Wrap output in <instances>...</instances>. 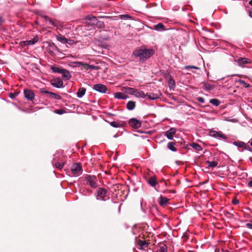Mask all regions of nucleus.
Masks as SVG:
<instances>
[{
    "label": "nucleus",
    "mask_w": 252,
    "mask_h": 252,
    "mask_svg": "<svg viewBox=\"0 0 252 252\" xmlns=\"http://www.w3.org/2000/svg\"><path fill=\"white\" fill-rule=\"evenodd\" d=\"M107 191L105 189L100 188L97 191L96 198L97 199H101L105 200L106 197Z\"/></svg>",
    "instance_id": "obj_5"
},
{
    "label": "nucleus",
    "mask_w": 252,
    "mask_h": 252,
    "mask_svg": "<svg viewBox=\"0 0 252 252\" xmlns=\"http://www.w3.org/2000/svg\"><path fill=\"white\" fill-rule=\"evenodd\" d=\"M54 164L56 167L58 169H62L63 166V163L62 162H56Z\"/></svg>",
    "instance_id": "obj_36"
},
{
    "label": "nucleus",
    "mask_w": 252,
    "mask_h": 252,
    "mask_svg": "<svg viewBox=\"0 0 252 252\" xmlns=\"http://www.w3.org/2000/svg\"><path fill=\"white\" fill-rule=\"evenodd\" d=\"M3 22V20L1 17H0V25Z\"/></svg>",
    "instance_id": "obj_53"
},
{
    "label": "nucleus",
    "mask_w": 252,
    "mask_h": 252,
    "mask_svg": "<svg viewBox=\"0 0 252 252\" xmlns=\"http://www.w3.org/2000/svg\"><path fill=\"white\" fill-rule=\"evenodd\" d=\"M57 39L62 43H68V39L63 35L59 34L56 36ZM71 44V43H69Z\"/></svg>",
    "instance_id": "obj_14"
},
{
    "label": "nucleus",
    "mask_w": 252,
    "mask_h": 252,
    "mask_svg": "<svg viewBox=\"0 0 252 252\" xmlns=\"http://www.w3.org/2000/svg\"><path fill=\"white\" fill-rule=\"evenodd\" d=\"M223 79H224V78H221L220 79V80H223ZM218 80H220V79H218Z\"/></svg>",
    "instance_id": "obj_58"
},
{
    "label": "nucleus",
    "mask_w": 252,
    "mask_h": 252,
    "mask_svg": "<svg viewBox=\"0 0 252 252\" xmlns=\"http://www.w3.org/2000/svg\"><path fill=\"white\" fill-rule=\"evenodd\" d=\"M37 41V39L35 38H33L32 40L27 41V45H32L35 44Z\"/></svg>",
    "instance_id": "obj_39"
},
{
    "label": "nucleus",
    "mask_w": 252,
    "mask_h": 252,
    "mask_svg": "<svg viewBox=\"0 0 252 252\" xmlns=\"http://www.w3.org/2000/svg\"><path fill=\"white\" fill-rule=\"evenodd\" d=\"M135 107V103L132 101H129L127 103L126 108L128 110H132L134 109Z\"/></svg>",
    "instance_id": "obj_23"
},
{
    "label": "nucleus",
    "mask_w": 252,
    "mask_h": 252,
    "mask_svg": "<svg viewBox=\"0 0 252 252\" xmlns=\"http://www.w3.org/2000/svg\"><path fill=\"white\" fill-rule=\"evenodd\" d=\"M210 102L213 105L215 106H218L220 104V101L219 100L216 99V98H213L210 100Z\"/></svg>",
    "instance_id": "obj_32"
},
{
    "label": "nucleus",
    "mask_w": 252,
    "mask_h": 252,
    "mask_svg": "<svg viewBox=\"0 0 252 252\" xmlns=\"http://www.w3.org/2000/svg\"><path fill=\"white\" fill-rule=\"evenodd\" d=\"M89 69H92L93 70H97L98 69L99 67L98 66H95L94 65H89Z\"/></svg>",
    "instance_id": "obj_46"
},
{
    "label": "nucleus",
    "mask_w": 252,
    "mask_h": 252,
    "mask_svg": "<svg viewBox=\"0 0 252 252\" xmlns=\"http://www.w3.org/2000/svg\"><path fill=\"white\" fill-rule=\"evenodd\" d=\"M245 142L240 141H234L233 143V144L238 147H242L243 148L244 146H245Z\"/></svg>",
    "instance_id": "obj_33"
},
{
    "label": "nucleus",
    "mask_w": 252,
    "mask_h": 252,
    "mask_svg": "<svg viewBox=\"0 0 252 252\" xmlns=\"http://www.w3.org/2000/svg\"><path fill=\"white\" fill-rule=\"evenodd\" d=\"M82 173L81 165L78 163H73L71 167V174L73 176H78Z\"/></svg>",
    "instance_id": "obj_2"
},
{
    "label": "nucleus",
    "mask_w": 252,
    "mask_h": 252,
    "mask_svg": "<svg viewBox=\"0 0 252 252\" xmlns=\"http://www.w3.org/2000/svg\"><path fill=\"white\" fill-rule=\"evenodd\" d=\"M65 112V111L63 109H57L55 111V113L59 115L63 114Z\"/></svg>",
    "instance_id": "obj_44"
},
{
    "label": "nucleus",
    "mask_w": 252,
    "mask_h": 252,
    "mask_svg": "<svg viewBox=\"0 0 252 252\" xmlns=\"http://www.w3.org/2000/svg\"><path fill=\"white\" fill-rule=\"evenodd\" d=\"M110 125L114 127H119L121 126L122 125L116 122H112L110 123Z\"/></svg>",
    "instance_id": "obj_40"
},
{
    "label": "nucleus",
    "mask_w": 252,
    "mask_h": 252,
    "mask_svg": "<svg viewBox=\"0 0 252 252\" xmlns=\"http://www.w3.org/2000/svg\"><path fill=\"white\" fill-rule=\"evenodd\" d=\"M82 64V62H74L71 63V64H70V66L73 67H81V65Z\"/></svg>",
    "instance_id": "obj_34"
},
{
    "label": "nucleus",
    "mask_w": 252,
    "mask_h": 252,
    "mask_svg": "<svg viewBox=\"0 0 252 252\" xmlns=\"http://www.w3.org/2000/svg\"><path fill=\"white\" fill-rule=\"evenodd\" d=\"M148 183L153 187H154L156 186V185L157 184V181L156 180V178L154 177H152L149 178L148 180Z\"/></svg>",
    "instance_id": "obj_22"
},
{
    "label": "nucleus",
    "mask_w": 252,
    "mask_h": 252,
    "mask_svg": "<svg viewBox=\"0 0 252 252\" xmlns=\"http://www.w3.org/2000/svg\"><path fill=\"white\" fill-rule=\"evenodd\" d=\"M249 16H250L251 18H252V12L250 11V12H249Z\"/></svg>",
    "instance_id": "obj_54"
},
{
    "label": "nucleus",
    "mask_w": 252,
    "mask_h": 252,
    "mask_svg": "<svg viewBox=\"0 0 252 252\" xmlns=\"http://www.w3.org/2000/svg\"><path fill=\"white\" fill-rule=\"evenodd\" d=\"M168 201L169 199L167 198L160 196L158 200V202L160 206H164L167 204Z\"/></svg>",
    "instance_id": "obj_18"
},
{
    "label": "nucleus",
    "mask_w": 252,
    "mask_h": 252,
    "mask_svg": "<svg viewBox=\"0 0 252 252\" xmlns=\"http://www.w3.org/2000/svg\"><path fill=\"white\" fill-rule=\"evenodd\" d=\"M190 146L192 148L195 149L197 151H200L202 150L201 146L197 143H192L190 144Z\"/></svg>",
    "instance_id": "obj_29"
},
{
    "label": "nucleus",
    "mask_w": 252,
    "mask_h": 252,
    "mask_svg": "<svg viewBox=\"0 0 252 252\" xmlns=\"http://www.w3.org/2000/svg\"><path fill=\"white\" fill-rule=\"evenodd\" d=\"M134 95L137 97L140 98H145L146 96V95L143 91L138 89H136Z\"/></svg>",
    "instance_id": "obj_19"
},
{
    "label": "nucleus",
    "mask_w": 252,
    "mask_h": 252,
    "mask_svg": "<svg viewBox=\"0 0 252 252\" xmlns=\"http://www.w3.org/2000/svg\"><path fill=\"white\" fill-rule=\"evenodd\" d=\"M148 98L151 100H155L158 98V95L157 94H154L152 93H147L146 94Z\"/></svg>",
    "instance_id": "obj_21"
},
{
    "label": "nucleus",
    "mask_w": 252,
    "mask_h": 252,
    "mask_svg": "<svg viewBox=\"0 0 252 252\" xmlns=\"http://www.w3.org/2000/svg\"><path fill=\"white\" fill-rule=\"evenodd\" d=\"M176 132V128L174 127L170 128L168 130L165 132L164 135L169 140H172Z\"/></svg>",
    "instance_id": "obj_10"
},
{
    "label": "nucleus",
    "mask_w": 252,
    "mask_h": 252,
    "mask_svg": "<svg viewBox=\"0 0 252 252\" xmlns=\"http://www.w3.org/2000/svg\"><path fill=\"white\" fill-rule=\"evenodd\" d=\"M210 135L214 138L225 140L227 137L220 131L212 130L210 132Z\"/></svg>",
    "instance_id": "obj_4"
},
{
    "label": "nucleus",
    "mask_w": 252,
    "mask_h": 252,
    "mask_svg": "<svg viewBox=\"0 0 252 252\" xmlns=\"http://www.w3.org/2000/svg\"><path fill=\"white\" fill-rule=\"evenodd\" d=\"M197 100H198V102L201 103H204L205 102L204 98L202 97H198L197 98Z\"/></svg>",
    "instance_id": "obj_47"
},
{
    "label": "nucleus",
    "mask_w": 252,
    "mask_h": 252,
    "mask_svg": "<svg viewBox=\"0 0 252 252\" xmlns=\"http://www.w3.org/2000/svg\"><path fill=\"white\" fill-rule=\"evenodd\" d=\"M61 74H62L63 78L67 80H69L71 77V75L70 72L68 70L63 68V69Z\"/></svg>",
    "instance_id": "obj_17"
},
{
    "label": "nucleus",
    "mask_w": 252,
    "mask_h": 252,
    "mask_svg": "<svg viewBox=\"0 0 252 252\" xmlns=\"http://www.w3.org/2000/svg\"><path fill=\"white\" fill-rule=\"evenodd\" d=\"M237 62L239 66H242L245 64L250 63V60L248 58H240L237 60Z\"/></svg>",
    "instance_id": "obj_12"
},
{
    "label": "nucleus",
    "mask_w": 252,
    "mask_h": 252,
    "mask_svg": "<svg viewBox=\"0 0 252 252\" xmlns=\"http://www.w3.org/2000/svg\"><path fill=\"white\" fill-rule=\"evenodd\" d=\"M86 92V89L84 88H80L78 90V91L76 93L77 96L78 98L82 97Z\"/></svg>",
    "instance_id": "obj_15"
},
{
    "label": "nucleus",
    "mask_w": 252,
    "mask_h": 252,
    "mask_svg": "<svg viewBox=\"0 0 252 252\" xmlns=\"http://www.w3.org/2000/svg\"><path fill=\"white\" fill-rule=\"evenodd\" d=\"M86 20H89L91 24L93 25H95L97 21H98L95 17L93 16H88Z\"/></svg>",
    "instance_id": "obj_20"
},
{
    "label": "nucleus",
    "mask_w": 252,
    "mask_h": 252,
    "mask_svg": "<svg viewBox=\"0 0 252 252\" xmlns=\"http://www.w3.org/2000/svg\"><path fill=\"white\" fill-rule=\"evenodd\" d=\"M175 143L170 142L167 145V148L173 152H176L177 151V148L175 147Z\"/></svg>",
    "instance_id": "obj_25"
},
{
    "label": "nucleus",
    "mask_w": 252,
    "mask_h": 252,
    "mask_svg": "<svg viewBox=\"0 0 252 252\" xmlns=\"http://www.w3.org/2000/svg\"><path fill=\"white\" fill-rule=\"evenodd\" d=\"M95 26H96L98 28L102 29L104 27V24L102 21H98Z\"/></svg>",
    "instance_id": "obj_37"
},
{
    "label": "nucleus",
    "mask_w": 252,
    "mask_h": 252,
    "mask_svg": "<svg viewBox=\"0 0 252 252\" xmlns=\"http://www.w3.org/2000/svg\"><path fill=\"white\" fill-rule=\"evenodd\" d=\"M89 65L88 63H82V64L81 65V68L82 70H88L89 69Z\"/></svg>",
    "instance_id": "obj_41"
},
{
    "label": "nucleus",
    "mask_w": 252,
    "mask_h": 252,
    "mask_svg": "<svg viewBox=\"0 0 252 252\" xmlns=\"http://www.w3.org/2000/svg\"><path fill=\"white\" fill-rule=\"evenodd\" d=\"M215 86L214 85L211 84L207 82H204L203 83V89L206 91L213 90L215 88Z\"/></svg>",
    "instance_id": "obj_16"
},
{
    "label": "nucleus",
    "mask_w": 252,
    "mask_h": 252,
    "mask_svg": "<svg viewBox=\"0 0 252 252\" xmlns=\"http://www.w3.org/2000/svg\"><path fill=\"white\" fill-rule=\"evenodd\" d=\"M243 148L246 150L249 151L250 152L252 151V149L247 144L245 143V146H244Z\"/></svg>",
    "instance_id": "obj_45"
},
{
    "label": "nucleus",
    "mask_w": 252,
    "mask_h": 252,
    "mask_svg": "<svg viewBox=\"0 0 252 252\" xmlns=\"http://www.w3.org/2000/svg\"><path fill=\"white\" fill-rule=\"evenodd\" d=\"M154 53V51L153 49L141 48L135 50L132 55L139 61L143 62L152 56Z\"/></svg>",
    "instance_id": "obj_1"
},
{
    "label": "nucleus",
    "mask_w": 252,
    "mask_h": 252,
    "mask_svg": "<svg viewBox=\"0 0 252 252\" xmlns=\"http://www.w3.org/2000/svg\"><path fill=\"white\" fill-rule=\"evenodd\" d=\"M114 96L118 99H126L128 98V96L124 93L121 92H117L114 94Z\"/></svg>",
    "instance_id": "obj_13"
},
{
    "label": "nucleus",
    "mask_w": 252,
    "mask_h": 252,
    "mask_svg": "<svg viewBox=\"0 0 252 252\" xmlns=\"http://www.w3.org/2000/svg\"><path fill=\"white\" fill-rule=\"evenodd\" d=\"M41 18L43 19L44 22H45V24L47 26H52L54 27H56L57 26L56 22L53 21L47 16L43 15L41 16Z\"/></svg>",
    "instance_id": "obj_9"
},
{
    "label": "nucleus",
    "mask_w": 252,
    "mask_h": 252,
    "mask_svg": "<svg viewBox=\"0 0 252 252\" xmlns=\"http://www.w3.org/2000/svg\"><path fill=\"white\" fill-rule=\"evenodd\" d=\"M121 206V205H120L119 207V212H120Z\"/></svg>",
    "instance_id": "obj_56"
},
{
    "label": "nucleus",
    "mask_w": 252,
    "mask_h": 252,
    "mask_svg": "<svg viewBox=\"0 0 252 252\" xmlns=\"http://www.w3.org/2000/svg\"><path fill=\"white\" fill-rule=\"evenodd\" d=\"M120 18L121 19H132V17L128 14H123L120 15Z\"/></svg>",
    "instance_id": "obj_35"
},
{
    "label": "nucleus",
    "mask_w": 252,
    "mask_h": 252,
    "mask_svg": "<svg viewBox=\"0 0 252 252\" xmlns=\"http://www.w3.org/2000/svg\"><path fill=\"white\" fill-rule=\"evenodd\" d=\"M157 252H167V247L164 244H161L158 248Z\"/></svg>",
    "instance_id": "obj_28"
},
{
    "label": "nucleus",
    "mask_w": 252,
    "mask_h": 252,
    "mask_svg": "<svg viewBox=\"0 0 252 252\" xmlns=\"http://www.w3.org/2000/svg\"><path fill=\"white\" fill-rule=\"evenodd\" d=\"M239 82L240 84L243 85V86H244L246 88L249 87V85L244 80H239Z\"/></svg>",
    "instance_id": "obj_43"
},
{
    "label": "nucleus",
    "mask_w": 252,
    "mask_h": 252,
    "mask_svg": "<svg viewBox=\"0 0 252 252\" xmlns=\"http://www.w3.org/2000/svg\"><path fill=\"white\" fill-rule=\"evenodd\" d=\"M206 164L208 165L209 167H215L218 165V162L216 161H210L207 160L206 162Z\"/></svg>",
    "instance_id": "obj_27"
},
{
    "label": "nucleus",
    "mask_w": 252,
    "mask_h": 252,
    "mask_svg": "<svg viewBox=\"0 0 252 252\" xmlns=\"http://www.w3.org/2000/svg\"><path fill=\"white\" fill-rule=\"evenodd\" d=\"M85 181L92 188H95L97 187L96 178L94 176L88 175L85 178Z\"/></svg>",
    "instance_id": "obj_3"
},
{
    "label": "nucleus",
    "mask_w": 252,
    "mask_h": 252,
    "mask_svg": "<svg viewBox=\"0 0 252 252\" xmlns=\"http://www.w3.org/2000/svg\"><path fill=\"white\" fill-rule=\"evenodd\" d=\"M93 88L94 90L101 93H105L107 91V87L104 85L101 84L94 85Z\"/></svg>",
    "instance_id": "obj_7"
},
{
    "label": "nucleus",
    "mask_w": 252,
    "mask_h": 252,
    "mask_svg": "<svg viewBox=\"0 0 252 252\" xmlns=\"http://www.w3.org/2000/svg\"><path fill=\"white\" fill-rule=\"evenodd\" d=\"M249 142L250 143V145L252 147V138L251 139V140Z\"/></svg>",
    "instance_id": "obj_55"
},
{
    "label": "nucleus",
    "mask_w": 252,
    "mask_h": 252,
    "mask_svg": "<svg viewBox=\"0 0 252 252\" xmlns=\"http://www.w3.org/2000/svg\"><path fill=\"white\" fill-rule=\"evenodd\" d=\"M126 89V92H127L128 93L133 94V95L134 94L135 91L136 90L135 89L128 87Z\"/></svg>",
    "instance_id": "obj_38"
},
{
    "label": "nucleus",
    "mask_w": 252,
    "mask_h": 252,
    "mask_svg": "<svg viewBox=\"0 0 252 252\" xmlns=\"http://www.w3.org/2000/svg\"><path fill=\"white\" fill-rule=\"evenodd\" d=\"M40 92L42 93H44L49 94L50 92L47 91L44 88H42L40 89Z\"/></svg>",
    "instance_id": "obj_48"
},
{
    "label": "nucleus",
    "mask_w": 252,
    "mask_h": 252,
    "mask_svg": "<svg viewBox=\"0 0 252 252\" xmlns=\"http://www.w3.org/2000/svg\"><path fill=\"white\" fill-rule=\"evenodd\" d=\"M249 3L251 5H252V0H251Z\"/></svg>",
    "instance_id": "obj_57"
},
{
    "label": "nucleus",
    "mask_w": 252,
    "mask_h": 252,
    "mask_svg": "<svg viewBox=\"0 0 252 252\" xmlns=\"http://www.w3.org/2000/svg\"><path fill=\"white\" fill-rule=\"evenodd\" d=\"M1 61L0 60V63H1Z\"/></svg>",
    "instance_id": "obj_59"
},
{
    "label": "nucleus",
    "mask_w": 252,
    "mask_h": 252,
    "mask_svg": "<svg viewBox=\"0 0 252 252\" xmlns=\"http://www.w3.org/2000/svg\"><path fill=\"white\" fill-rule=\"evenodd\" d=\"M51 85L57 88H61L63 86V82L60 78H55L52 80Z\"/></svg>",
    "instance_id": "obj_11"
},
{
    "label": "nucleus",
    "mask_w": 252,
    "mask_h": 252,
    "mask_svg": "<svg viewBox=\"0 0 252 252\" xmlns=\"http://www.w3.org/2000/svg\"><path fill=\"white\" fill-rule=\"evenodd\" d=\"M25 97L29 100L32 101L35 95L32 91L30 89H25L24 91Z\"/></svg>",
    "instance_id": "obj_8"
},
{
    "label": "nucleus",
    "mask_w": 252,
    "mask_h": 252,
    "mask_svg": "<svg viewBox=\"0 0 252 252\" xmlns=\"http://www.w3.org/2000/svg\"><path fill=\"white\" fill-rule=\"evenodd\" d=\"M233 203L234 205H236V204H238V203H239V201H238V200H237V199L234 200L233 201Z\"/></svg>",
    "instance_id": "obj_51"
},
{
    "label": "nucleus",
    "mask_w": 252,
    "mask_h": 252,
    "mask_svg": "<svg viewBox=\"0 0 252 252\" xmlns=\"http://www.w3.org/2000/svg\"><path fill=\"white\" fill-rule=\"evenodd\" d=\"M248 185L249 187H252V181H251L250 182H249Z\"/></svg>",
    "instance_id": "obj_52"
},
{
    "label": "nucleus",
    "mask_w": 252,
    "mask_h": 252,
    "mask_svg": "<svg viewBox=\"0 0 252 252\" xmlns=\"http://www.w3.org/2000/svg\"><path fill=\"white\" fill-rule=\"evenodd\" d=\"M185 68L186 69H189L190 68H193V69H200L199 67L195 66H193V65H187L185 67Z\"/></svg>",
    "instance_id": "obj_42"
},
{
    "label": "nucleus",
    "mask_w": 252,
    "mask_h": 252,
    "mask_svg": "<svg viewBox=\"0 0 252 252\" xmlns=\"http://www.w3.org/2000/svg\"><path fill=\"white\" fill-rule=\"evenodd\" d=\"M129 125L134 128H138L141 126V122L135 118L130 119L128 122Z\"/></svg>",
    "instance_id": "obj_6"
},
{
    "label": "nucleus",
    "mask_w": 252,
    "mask_h": 252,
    "mask_svg": "<svg viewBox=\"0 0 252 252\" xmlns=\"http://www.w3.org/2000/svg\"><path fill=\"white\" fill-rule=\"evenodd\" d=\"M139 249L144 250L148 246V243L145 241H140L139 243Z\"/></svg>",
    "instance_id": "obj_30"
},
{
    "label": "nucleus",
    "mask_w": 252,
    "mask_h": 252,
    "mask_svg": "<svg viewBox=\"0 0 252 252\" xmlns=\"http://www.w3.org/2000/svg\"><path fill=\"white\" fill-rule=\"evenodd\" d=\"M246 226L248 228L252 229V223H247L246 224Z\"/></svg>",
    "instance_id": "obj_49"
},
{
    "label": "nucleus",
    "mask_w": 252,
    "mask_h": 252,
    "mask_svg": "<svg viewBox=\"0 0 252 252\" xmlns=\"http://www.w3.org/2000/svg\"><path fill=\"white\" fill-rule=\"evenodd\" d=\"M154 29L157 31H163L164 25L162 23H158L154 26Z\"/></svg>",
    "instance_id": "obj_31"
},
{
    "label": "nucleus",
    "mask_w": 252,
    "mask_h": 252,
    "mask_svg": "<svg viewBox=\"0 0 252 252\" xmlns=\"http://www.w3.org/2000/svg\"><path fill=\"white\" fill-rule=\"evenodd\" d=\"M49 96L52 98H54L57 100H60L61 99L62 97L61 96L55 93L50 92L49 93Z\"/></svg>",
    "instance_id": "obj_26"
},
{
    "label": "nucleus",
    "mask_w": 252,
    "mask_h": 252,
    "mask_svg": "<svg viewBox=\"0 0 252 252\" xmlns=\"http://www.w3.org/2000/svg\"><path fill=\"white\" fill-rule=\"evenodd\" d=\"M16 95V94H13L12 93H10V95H9V97L11 98H13L14 97H15V96Z\"/></svg>",
    "instance_id": "obj_50"
},
{
    "label": "nucleus",
    "mask_w": 252,
    "mask_h": 252,
    "mask_svg": "<svg viewBox=\"0 0 252 252\" xmlns=\"http://www.w3.org/2000/svg\"><path fill=\"white\" fill-rule=\"evenodd\" d=\"M50 69L55 73H61L63 68H61L58 66H51Z\"/></svg>",
    "instance_id": "obj_24"
}]
</instances>
